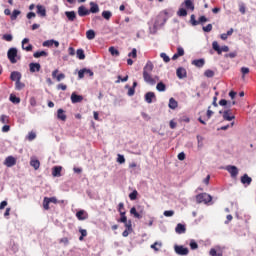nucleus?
I'll return each instance as SVG.
<instances>
[{"instance_id": "nucleus-1", "label": "nucleus", "mask_w": 256, "mask_h": 256, "mask_svg": "<svg viewBox=\"0 0 256 256\" xmlns=\"http://www.w3.org/2000/svg\"><path fill=\"white\" fill-rule=\"evenodd\" d=\"M197 203H204L207 205V203H211L213 201V197L207 193L198 194L196 196Z\"/></svg>"}, {"instance_id": "nucleus-2", "label": "nucleus", "mask_w": 256, "mask_h": 256, "mask_svg": "<svg viewBox=\"0 0 256 256\" xmlns=\"http://www.w3.org/2000/svg\"><path fill=\"white\" fill-rule=\"evenodd\" d=\"M212 48L214 49V51H216L218 53V55H221V53H228L229 51V46H219V43L217 41H214L212 43Z\"/></svg>"}, {"instance_id": "nucleus-3", "label": "nucleus", "mask_w": 256, "mask_h": 256, "mask_svg": "<svg viewBox=\"0 0 256 256\" xmlns=\"http://www.w3.org/2000/svg\"><path fill=\"white\" fill-rule=\"evenodd\" d=\"M7 57L9 59L10 63H13V64L17 63V59H16L17 48H10L7 52Z\"/></svg>"}, {"instance_id": "nucleus-4", "label": "nucleus", "mask_w": 256, "mask_h": 256, "mask_svg": "<svg viewBox=\"0 0 256 256\" xmlns=\"http://www.w3.org/2000/svg\"><path fill=\"white\" fill-rule=\"evenodd\" d=\"M174 251H175L176 255H181V256L189 255V248H186L181 245H175Z\"/></svg>"}, {"instance_id": "nucleus-5", "label": "nucleus", "mask_w": 256, "mask_h": 256, "mask_svg": "<svg viewBox=\"0 0 256 256\" xmlns=\"http://www.w3.org/2000/svg\"><path fill=\"white\" fill-rule=\"evenodd\" d=\"M225 170L228 171V173H230L233 179H235V177L239 175V169L237 168V166L228 165L225 167Z\"/></svg>"}, {"instance_id": "nucleus-6", "label": "nucleus", "mask_w": 256, "mask_h": 256, "mask_svg": "<svg viewBox=\"0 0 256 256\" xmlns=\"http://www.w3.org/2000/svg\"><path fill=\"white\" fill-rule=\"evenodd\" d=\"M143 79H144L145 83H148V85H155L157 83V80H155L151 76V73H149V72H143Z\"/></svg>"}, {"instance_id": "nucleus-7", "label": "nucleus", "mask_w": 256, "mask_h": 256, "mask_svg": "<svg viewBox=\"0 0 256 256\" xmlns=\"http://www.w3.org/2000/svg\"><path fill=\"white\" fill-rule=\"evenodd\" d=\"M4 165L6 167H14V165H17V159L13 156H8L4 161Z\"/></svg>"}, {"instance_id": "nucleus-8", "label": "nucleus", "mask_w": 256, "mask_h": 256, "mask_svg": "<svg viewBox=\"0 0 256 256\" xmlns=\"http://www.w3.org/2000/svg\"><path fill=\"white\" fill-rule=\"evenodd\" d=\"M146 103L151 104L153 101H157V96L154 92H147L144 96Z\"/></svg>"}, {"instance_id": "nucleus-9", "label": "nucleus", "mask_w": 256, "mask_h": 256, "mask_svg": "<svg viewBox=\"0 0 256 256\" xmlns=\"http://www.w3.org/2000/svg\"><path fill=\"white\" fill-rule=\"evenodd\" d=\"M166 22H167V19H165V17L160 15L156 18V21L154 23V28L157 29L159 27H163V25H165Z\"/></svg>"}, {"instance_id": "nucleus-10", "label": "nucleus", "mask_w": 256, "mask_h": 256, "mask_svg": "<svg viewBox=\"0 0 256 256\" xmlns=\"http://www.w3.org/2000/svg\"><path fill=\"white\" fill-rule=\"evenodd\" d=\"M181 6L185 7V9H188L190 11H195V4H193L192 0H184Z\"/></svg>"}, {"instance_id": "nucleus-11", "label": "nucleus", "mask_w": 256, "mask_h": 256, "mask_svg": "<svg viewBox=\"0 0 256 256\" xmlns=\"http://www.w3.org/2000/svg\"><path fill=\"white\" fill-rule=\"evenodd\" d=\"M30 73H39L41 71V64L39 63H30Z\"/></svg>"}, {"instance_id": "nucleus-12", "label": "nucleus", "mask_w": 256, "mask_h": 256, "mask_svg": "<svg viewBox=\"0 0 256 256\" xmlns=\"http://www.w3.org/2000/svg\"><path fill=\"white\" fill-rule=\"evenodd\" d=\"M85 73H89V76L93 77V71H91V69L84 68L78 71V78L83 79V77H85Z\"/></svg>"}, {"instance_id": "nucleus-13", "label": "nucleus", "mask_w": 256, "mask_h": 256, "mask_svg": "<svg viewBox=\"0 0 256 256\" xmlns=\"http://www.w3.org/2000/svg\"><path fill=\"white\" fill-rule=\"evenodd\" d=\"M37 14L40 15V17H47V10L45 9V6L43 5H37Z\"/></svg>"}, {"instance_id": "nucleus-14", "label": "nucleus", "mask_w": 256, "mask_h": 256, "mask_svg": "<svg viewBox=\"0 0 256 256\" xmlns=\"http://www.w3.org/2000/svg\"><path fill=\"white\" fill-rule=\"evenodd\" d=\"M176 75L178 79H185V77H187V70H185V68H178L176 70Z\"/></svg>"}, {"instance_id": "nucleus-15", "label": "nucleus", "mask_w": 256, "mask_h": 256, "mask_svg": "<svg viewBox=\"0 0 256 256\" xmlns=\"http://www.w3.org/2000/svg\"><path fill=\"white\" fill-rule=\"evenodd\" d=\"M26 43H29V38H24L22 40V49L24 51H33V45L28 44L27 46H25Z\"/></svg>"}, {"instance_id": "nucleus-16", "label": "nucleus", "mask_w": 256, "mask_h": 256, "mask_svg": "<svg viewBox=\"0 0 256 256\" xmlns=\"http://www.w3.org/2000/svg\"><path fill=\"white\" fill-rule=\"evenodd\" d=\"M83 101V96L77 95L75 92L71 95V102L72 103H81Z\"/></svg>"}, {"instance_id": "nucleus-17", "label": "nucleus", "mask_w": 256, "mask_h": 256, "mask_svg": "<svg viewBox=\"0 0 256 256\" xmlns=\"http://www.w3.org/2000/svg\"><path fill=\"white\" fill-rule=\"evenodd\" d=\"M65 15L68 19V21H75V19H77V14L75 13V11H66Z\"/></svg>"}, {"instance_id": "nucleus-18", "label": "nucleus", "mask_w": 256, "mask_h": 256, "mask_svg": "<svg viewBox=\"0 0 256 256\" xmlns=\"http://www.w3.org/2000/svg\"><path fill=\"white\" fill-rule=\"evenodd\" d=\"M192 65H194L195 67H198V68L204 67L205 59L200 58V59L193 60Z\"/></svg>"}, {"instance_id": "nucleus-19", "label": "nucleus", "mask_w": 256, "mask_h": 256, "mask_svg": "<svg viewBox=\"0 0 256 256\" xmlns=\"http://www.w3.org/2000/svg\"><path fill=\"white\" fill-rule=\"evenodd\" d=\"M78 15L80 17H85V16L89 15V10H87V8L85 6H80L78 8Z\"/></svg>"}, {"instance_id": "nucleus-20", "label": "nucleus", "mask_w": 256, "mask_h": 256, "mask_svg": "<svg viewBox=\"0 0 256 256\" xmlns=\"http://www.w3.org/2000/svg\"><path fill=\"white\" fill-rule=\"evenodd\" d=\"M251 181H253V179L251 177H249V175H247V174H244L241 177V183L243 185H251Z\"/></svg>"}, {"instance_id": "nucleus-21", "label": "nucleus", "mask_w": 256, "mask_h": 256, "mask_svg": "<svg viewBox=\"0 0 256 256\" xmlns=\"http://www.w3.org/2000/svg\"><path fill=\"white\" fill-rule=\"evenodd\" d=\"M153 62L148 61L143 68V73H151L153 71Z\"/></svg>"}, {"instance_id": "nucleus-22", "label": "nucleus", "mask_w": 256, "mask_h": 256, "mask_svg": "<svg viewBox=\"0 0 256 256\" xmlns=\"http://www.w3.org/2000/svg\"><path fill=\"white\" fill-rule=\"evenodd\" d=\"M230 113H231V110L228 109V110H225L223 112V119L225 121H233V119H235V116H230Z\"/></svg>"}, {"instance_id": "nucleus-23", "label": "nucleus", "mask_w": 256, "mask_h": 256, "mask_svg": "<svg viewBox=\"0 0 256 256\" xmlns=\"http://www.w3.org/2000/svg\"><path fill=\"white\" fill-rule=\"evenodd\" d=\"M89 13H99V5L95 2H90Z\"/></svg>"}, {"instance_id": "nucleus-24", "label": "nucleus", "mask_w": 256, "mask_h": 256, "mask_svg": "<svg viewBox=\"0 0 256 256\" xmlns=\"http://www.w3.org/2000/svg\"><path fill=\"white\" fill-rule=\"evenodd\" d=\"M10 79H11V81H16V82L21 81L20 72H17V71L12 72L11 75H10Z\"/></svg>"}, {"instance_id": "nucleus-25", "label": "nucleus", "mask_w": 256, "mask_h": 256, "mask_svg": "<svg viewBox=\"0 0 256 256\" xmlns=\"http://www.w3.org/2000/svg\"><path fill=\"white\" fill-rule=\"evenodd\" d=\"M57 117L60 119V121H66L67 115H65V111L63 109H58L57 111Z\"/></svg>"}, {"instance_id": "nucleus-26", "label": "nucleus", "mask_w": 256, "mask_h": 256, "mask_svg": "<svg viewBox=\"0 0 256 256\" xmlns=\"http://www.w3.org/2000/svg\"><path fill=\"white\" fill-rule=\"evenodd\" d=\"M63 168L61 166H56L53 168L52 175L53 177H61V170Z\"/></svg>"}, {"instance_id": "nucleus-27", "label": "nucleus", "mask_w": 256, "mask_h": 256, "mask_svg": "<svg viewBox=\"0 0 256 256\" xmlns=\"http://www.w3.org/2000/svg\"><path fill=\"white\" fill-rule=\"evenodd\" d=\"M175 231H176V233H178V235L185 233V231H186L185 225H183L181 223L177 224Z\"/></svg>"}, {"instance_id": "nucleus-28", "label": "nucleus", "mask_w": 256, "mask_h": 256, "mask_svg": "<svg viewBox=\"0 0 256 256\" xmlns=\"http://www.w3.org/2000/svg\"><path fill=\"white\" fill-rule=\"evenodd\" d=\"M156 89H157V91H159L160 93H163V92L167 91V86L165 85V83L159 82V83L156 85Z\"/></svg>"}, {"instance_id": "nucleus-29", "label": "nucleus", "mask_w": 256, "mask_h": 256, "mask_svg": "<svg viewBox=\"0 0 256 256\" xmlns=\"http://www.w3.org/2000/svg\"><path fill=\"white\" fill-rule=\"evenodd\" d=\"M130 215H133L135 217V219H142L143 216L139 214V212H137V208L132 207L130 209Z\"/></svg>"}, {"instance_id": "nucleus-30", "label": "nucleus", "mask_w": 256, "mask_h": 256, "mask_svg": "<svg viewBox=\"0 0 256 256\" xmlns=\"http://www.w3.org/2000/svg\"><path fill=\"white\" fill-rule=\"evenodd\" d=\"M76 217L79 219V221H85V219H87V216H85V210L78 211L76 213Z\"/></svg>"}, {"instance_id": "nucleus-31", "label": "nucleus", "mask_w": 256, "mask_h": 256, "mask_svg": "<svg viewBox=\"0 0 256 256\" xmlns=\"http://www.w3.org/2000/svg\"><path fill=\"white\" fill-rule=\"evenodd\" d=\"M178 103H177V100H175V98H170L169 99V104H168V107L169 109H175L176 107H178Z\"/></svg>"}, {"instance_id": "nucleus-32", "label": "nucleus", "mask_w": 256, "mask_h": 256, "mask_svg": "<svg viewBox=\"0 0 256 256\" xmlns=\"http://www.w3.org/2000/svg\"><path fill=\"white\" fill-rule=\"evenodd\" d=\"M30 165H31V167H34L35 171H37V169H39V167H41V163L37 159H32L30 161Z\"/></svg>"}, {"instance_id": "nucleus-33", "label": "nucleus", "mask_w": 256, "mask_h": 256, "mask_svg": "<svg viewBox=\"0 0 256 256\" xmlns=\"http://www.w3.org/2000/svg\"><path fill=\"white\" fill-rule=\"evenodd\" d=\"M19 15H21V11L20 10H14L11 14H10V19L11 21H15Z\"/></svg>"}, {"instance_id": "nucleus-34", "label": "nucleus", "mask_w": 256, "mask_h": 256, "mask_svg": "<svg viewBox=\"0 0 256 256\" xmlns=\"http://www.w3.org/2000/svg\"><path fill=\"white\" fill-rule=\"evenodd\" d=\"M86 37L89 41H93V39H95V30H88L86 32Z\"/></svg>"}, {"instance_id": "nucleus-35", "label": "nucleus", "mask_w": 256, "mask_h": 256, "mask_svg": "<svg viewBox=\"0 0 256 256\" xmlns=\"http://www.w3.org/2000/svg\"><path fill=\"white\" fill-rule=\"evenodd\" d=\"M76 56H77L78 59L83 61V59H85V51L83 49H78L76 51Z\"/></svg>"}, {"instance_id": "nucleus-36", "label": "nucleus", "mask_w": 256, "mask_h": 256, "mask_svg": "<svg viewBox=\"0 0 256 256\" xmlns=\"http://www.w3.org/2000/svg\"><path fill=\"white\" fill-rule=\"evenodd\" d=\"M47 52L46 51H38V52H35L33 54V57H35V59H39V57H47Z\"/></svg>"}, {"instance_id": "nucleus-37", "label": "nucleus", "mask_w": 256, "mask_h": 256, "mask_svg": "<svg viewBox=\"0 0 256 256\" xmlns=\"http://www.w3.org/2000/svg\"><path fill=\"white\" fill-rule=\"evenodd\" d=\"M102 17L104 19H106V21H109V19H111V17H113V13L111 11H109V10L103 11L102 12Z\"/></svg>"}, {"instance_id": "nucleus-38", "label": "nucleus", "mask_w": 256, "mask_h": 256, "mask_svg": "<svg viewBox=\"0 0 256 256\" xmlns=\"http://www.w3.org/2000/svg\"><path fill=\"white\" fill-rule=\"evenodd\" d=\"M204 76L207 77L208 79H211L215 77V72L211 69H208L204 72Z\"/></svg>"}, {"instance_id": "nucleus-39", "label": "nucleus", "mask_w": 256, "mask_h": 256, "mask_svg": "<svg viewBox=\"0 0 256 256\" xmlns=\"http://www.w3.org/2000/svg\"><path fill=\"white\" fill-rule=\"evenodd\" d=\"M109 53L113 56V57H119V50H117L115 47H110L109 48Z\"/></svg>"}, {"instance_id": "nucleus-40", "label": "nucleus", "mask_w": 256, "mask_h": 256, "mask_svg": "<svg viewBox=\"0 0 256 256\" xmlns=\"http://www.w3.org/2000/svg\"><path fill=\"white\" fill-rule=\"evenodd\" d=\"M10 101H11V103H15L17 105V104L21 103V98L11 94Z\"/></svg>"}, {"instance_id": "nucleus-41", "label": "nucleus", "mask_w": 256, "mask_h": 256, "mask_svg": "<svg viewBox=\"0 0 256 256\" xmlns=\"http://www.w3.org/2000/svg\"><path fill=\"white\" fill-rule=\"evenodd\" d=\"M178 17H187V10L185 8H180L177 12Z\"/></svg>"}, {"instance_id": "nucleus-42", "label": "nucleus", "mask_w": 256, "mask_h": 256, "mask_svg": "<svg viewBox=\"0 0 256 256\" xmlns=\"http://www.w3.org/2000/svg\"><path fill=\"white\" fill-rule=\"evenodd\" d=\"M21 89H25V84L23 82H21V80H18L16 82V90L21 91Z\"/></svg>"}, {"instance_id": "nucleus-43", "label": "nucleus", "mask_w": 256, "mask_h": 256, "mask_svg": "<svg viewBox=\"0 0 256 256\" xmlns=\"http://www.w3.org/2000/svg\"><path fill=\"white\" fill-rule=\"evenodd\" d=\"M160 57L161 59H163L164 63H169V61H171V58H169V56L165 52H162L160 54Z\"/></svg>"}, {"instance_id": "nucleus-44", "label": "nucleus", "mask_w": 256, "mask_h": 256, "mask_svg": "<svg viewBox=\"0 0 256 256\" xmlns=\"http://www.w3.org/2000/svg\"><path fill=\"white\" fill-rule=\"evenodd\" d=\"M49 198L48 197H45L44 200H43V208L46 210V211H49Z\"/></svg>"}, {"instance_id": "nucleus-45", "label": "nucleus", "mask_w": 256, "mask_h": 256, "mask_svg": "<svg viewBox=\"0 0 256 256\" xmlns=\"http://www.w3.org/2000/svg\"><path fill=\"white\" fill-rule=\"evenodd\" d=\"M0 121L4 124L7 125V123H9V116L3 114L0 116Z\"/></svg>"}, {"instance_id": "nucleus-46", "label": "nucleus", "mask_w": 256, "mask_h": 256, "mask_svg": "<svg viewBox=\"0 0 256 256\" xmlns=\"http://www.w3.org/2000/svg\"><path fill=\"white\" fill-rule=\"evenodd\" d=\"M137 195H139V193L137 192V190H134L133 192H131V193L129 194V199H130L131 201H135V199H137Z\"/></svg>"}, {"instance_id": "nucleus-47", "label": "nucleus", "mask_w": 256, "mask_h": 256, "mask_svg": "<svg viewBox=\"0 0 256 256\" xmlns=\"http://www.w3.org/2000/svg\"><path fill=\"white\" fill-rule=\"evenodd\" d=\"M117 163H119L120 165H123V163H125V156H123L122 154H118Z\"/></svg>"}, {"instance_id": "nucleus-48", "label": "nucleus", "mask_w": 256, "mask_h": 256, "mask_svg": "<svg viewBox=\"0 0 256 256\" xmlns=\"http://www.w3.org/2000/svg\"><path fill=\"white\" fill-rule=\"evenodd\" d=\"M2 39H3L4 41L11 42V41H13V35H11V34H4V35L2 36Z\"/></svg>"}, {"instance_id": "nucleus-49", "label": "nucleus", "mask_w": 256, "mask_h": 256, "mask_svg": "<svg viewBox=\"0 0 256 256\" xmlns=\"http://www.w3.org/2000/svg\"><path fill=\"white\" fill-rule=\"evenodd\" d=\"M190 249H192L193 251H195V249H199V245L197 244V242H195V240L190 241Z\"/></svg>"}, {"instance_id": "nucleus-50", "label": "nucleus", "mask_w": 256, "mask_h": 256, "mask_svg": "<svg viewBox=\"0 0 256 256\" xmlns=\"http://www.w3.org/2000/svg\"><path fill=\"white\" fill-rule=\"evenodd\" d=\"M202 29L205 33H210V31H213V25L208 24L207 26H204Z\"/></svg>"}, {"instance_id": "nucleus-51", "label": "nucleus", "mask_w": 256, "mask_h": 256, "mask_svg": "<svg viewBox=\"0 0 256 256\" xmlns=\"http://www.w3.org/2000/svg\"><path fill=\"white\" fill-rule=\"evenodd\" d=\"M173 215H175V211L173 210L164 211V217H173Z\"/></svg>"}, {"instance_id": "nucleus-52", "label": "nucleus", "mask_w": 256, "mask_h": 256, "mask_svg": "<svg viewBox=\"0 0 256 256\" xmlns=\"http://www.w3.org/2000/svg\"><path fill=\"white\" fill-rule=\"evenodd\" d=\"M43 47H53V40H46L42 43Z\"/></svg>"}, {"instance_id": "nucleus-53", "label": "nucleus", "mask_w": 256, "mask_h": 256, "mask_svg": "<svg viewBox=\"0 0 256 256\" xmlns=\"http://www.w3.org/2000/svg\"><path fill=\"white\" fill-rule=\"evenodd\" d=\"M176 54L180 57H183L185 55V50L183 49V47H178Z\"/></svg>"}, {"instance_id": "nucleus-54", "label": "nucleus", "mask_w": 256, "mask_h": 256, "mask_svg": "<svg viewBox=\"0 0 256 256\" xmlns=\"http://www.w3.org/2000/svg\"><path fill=\"white\" fill-rule=\"evenodd\" d=\"M239 11L242 15H245V13H246L245 4H243V3L239 4Z\"/></svg>"}, {"instance_id": "nucleus-55", "label": "nucleus", "mask_w": 256, "mask_h": 256, "mask_svg": "<svg viewBox=\"0 0 256 256\" xmlns=\"http://www.w3.org/2000/svg\"><path fill=\"white\" fill-rule=\"evenodd\" d=\"M213 110H211V106L208 107L207 113H206V117L207 119H211V117H213Z\"/></svg>"}, {"instance_id": "nucleus-56", "label": "nucleus", "mask_w": 256, "mask_h": 256, "mask_svg": "<svg viewBox=\"0 0 256 256\" xmlns=\"http://www.w3.org/2000/svg\"><path fill=\"white\" fill-rule=\"evenodd\" d=\"M125 227H126V230L128 231H133V225L131 223V220H129L128 222H125Z\"/></svg>"}, {"instance_id": "nucleus-57", "label": "nucleus", "mask_w": 256, "mask_h": 256, "mask_svg": "<svg viewBox=\"0 0 256 256\" xmlns=\"http://www.w3.org/2000/svg\"><path fill=\"white\" fill-rule=\"evenodd\" d=\"M128 57H133V59H135L137 57V49H132V52L128 54Z\"/></svg>"}, {"instance_id": "nucleus-58", "label": "nucleus", "mask_w": 256, "mask_h": 256, "mask_svg": "<svg viewBox=\"0 0 256 256\" xmlns=\"http://www.w3.org/2000/svg\"><path fill=\"white\" fill-rule=\"evenodd\" d=\"M225 57H229L230 59H235V57H237V52H230L228 54H225Z\"/></svg>"}, {"instance_id": "nucleus-59", "label": "nucleus", "mask_w": 256, "mask_h": 256, "mask_svg": "<svg viewBox=\"0 0 256 256\" xmlns=\"http://www.w3.org/2000/svg\"><path fill=\"white\" fill-rule=\"evenodd\" d=\"M37 137V134H35V132H30L28 134V140L29 141H33V139H35Z\"/></svg>"}, {"instance_id": "nucleus-60", "label": "nucleus", "mask_w": 256, "mask_h": 256, "mask_svg": "<svg viewBox=\"0 0 256 256\" xmlns=\"http://www.w3.org/2000/svg\"><path fill=\"white\" fill-rule=\"evenodd\" d=\"M127 95L128 97H133V95H135V88H129Z\"/></svg>"}, {"instance_id": "nucleus-61", "label": "nucleus", "mask_w": 256, "mask_h": 256, "mask_svg": "<svg viewBox=\"0 0 256 256\" xmlns=\"http://www.w3.org/2000/svg\"><path fill=\"white\" fill-rule=\"evenodd\" d=\"M63 79H65V74L60 73L57 77H56V81L60 82L63 81Z\"/></svg>"}, {"instance_id": "nucleus-62", "label": "nucleus", "mask_w": 256, "mask_h": 256, "mask_svg": "<svg viewBox=\"0 0 256 256\" xmlns=\"http://www.w3.org/2000/svg\"><path fill=\"white\" fill-rule=\"evenodd\" d=\"M190 21H191V23H192V25H197L199 22H197V20H195V15H191V17H190Z\"/></svg>"}, {"instance_id": "nucleus-63", "label": "nucleus", "mask_w": 256, "mask_h": 256, "mask_svg": "<svg viewBox=\"0 0 256 256\" xmlns=\"http://www.w3.org/2000/svg\"><path fill=\"white\" fill-rule=\"evenodd\" d=\"M178 159H179V161H185V153L184 152H180L178 154Z\"/></svg>"}, {"instance_id": "nucleus-64", "label": "nucleus", "mask_w": 256, "mask_h": 256, "mask_svg": "<svg viewBox=\"0 0 256 256\" xmlns=\"http://www.w3.org/2000/svg\"><path fill=\"white\" fill-rule=\"evenodd\" d=\"M60 243H63L64 245H69V239L67 237H64L60 240Z\"/></svg>"}]
</instances>
